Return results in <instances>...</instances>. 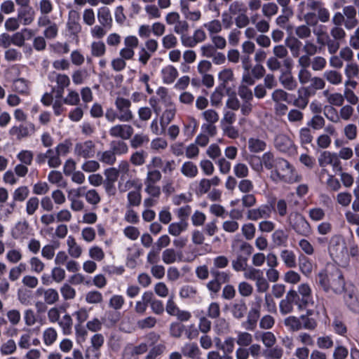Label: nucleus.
<instances>
[{
  "label": "nucleus",
  "mask_w": 359,
  "mask_h": 359,
  "mask_svg": "<svg viewBox=\"0 0 359 359\" xmlns=\"http://www.w3.org/2000/svg\"><path fill=\"white\" fill-rule=\"evenodd\" d=\"M316 283L327 293L341 294L345 290V280L342 272L337 268L322 270L316 278Z\"/></svg>",
  "instance_id": "obj_1"
},
{
  "label": "nucleus",
  "mask_w": 359,
  "mask_h": 359,
  "mask_svg": "<svg viewBox=\"0 0 359 359\" xmlns=\"http://www.w3.org/2000/svg\"><path fill=\"white\" fill-rule=\"evenodd\" d=\"M270 177L276 183L293 184L302 180V176L298 174L294 167L282 158H278L276 166L271 171Z\"/></svg>",
  "instance_id": "obj_2"
},
{
  "label": "nucleus",
  "mask_w": 359,
  "mask_h": 359,
  "mask_svg": "<svg viewBox=\"0 0 359 359\" xmlns=\"http://www.w3.org/2000/svg\"><path fill=\"white\" fill-rule=\"evenodd\" d=\"M287 223L298 235L307 237L311 233L312 229L310 224L299 212H291L287 216Z\"/></svg>",
  "instance_id": "obj_3"
},
{
  "label": "nucleus",
  "mask_w": 359,
  "mask_h": 359,
  "mask_svg": "<svg viewBox=\"0 0 359 359\" xmlns=\"http://www.w3.org/2000/svg\"><path fill=\"white\" fill-rule=\"evenodd\" d=\"M114 104L117 109L118 121L121 122H130L133 118V114L130 109L131 102L123 97H117Z\"/></svg>",
  "instance_id": "obj_4"
},
{
  "label": "nucleus",
  "mask_w": 359,
  "mask_h": 359,
  "mask_svg": "<svg viewBox=\"0 0 359 359\" xmlns=\"http://www.w3.org/2000/svg\"><path fill=\"white\" fill-rule=\"evenodd\" d=\"M299 304L300 296L297 294V291L293 290H289L285 298L280 302V312L282 315H287L293 311L294 305H297L299 307Z\"/></svg>",
  "instance_id": "obj_5"
},
{
  "label": "nucleus",
  "mask_w": 359,
  "mask_h": 359,
  "mask_svg": "<svg viewBox=\"0 0 359 359\" xmlns=\"http://www.w3.org/2000/svg\"><path fill=\"white\" fill-rule=\"evenodd\" d=\"M74 153L77 158H91L95 154V144L92 140L78 142L74 146Z\"/></svg>",
  "instance_id": "obj_6"
},
{
  "label": "nucleus",
  "mask_w": 359,
  "mask_h": 359,
  "mask_svg": "<svg viewBox=\"0 0 359 359\" xmlns=\"http://www.w3.org/2000/svg\"><path fill=\"white\" fill-rule=\"evenodd\" d=\"M134 133V128L131 125L118 123L114 125L109 130V134L114 138H120L122 140H130Z\"/></svg>",
  "instance_id": "obj_7"
},
{
  "label": "nucleus",
  "mask_w": 359,
  "mask_h": 359,
  "mask_svg": "<svg viewBox=\"0 0 359 359\" xmlns=\"http://www.w3.org/2000/svg\"><path fill=\"white\" fill-rule=\"evenodd\" d=\"M274 147L280 152L292 154L296 147L293 141L285 134H278L274 139Z\"/></svg>",
  "instance_id": "obj_8"
},
{
  "label": "nucleus",
  "mask_w": 359,
  "mask_h": 359,
  "mask_svg": "<svg viewBox=\"0 0 359 359\" xmlns=\"http://www.w3.org/2000/svg\"><path fill=\"white\" fill-rule=\"evenodd\" d=\"M318 161L319 165L322 168L330 165L335 170H341L340 160L335 153L324 151L320 154Z\"/></svg>",
  "instance_id": "obj_9"
},
{
  "label": "nucleus",
  "mask_w": 359,
  "mask_h": 359,
  "mask_svg": "<svg viewBox=\"0 0 359 359\" xmlns=\"http://www.w3.org/2000/svg\"><path fill=\"white\" fill-rule=\"evenodd\" d=\"M306 7L316 11L317 19L323 23L327 22L330 18L329 11L325 8L323 3L315 0H307Z\"/></svg>",
  "instance_id": "obj_10"
},
{
  "label": "nucleus",
  "mask_w": 359,
  "mask_h": 359,
  "mask_svg": "<svg viewBox=\"0 0 359 359\" xmlns=\"http://www.w3.org/2000/svg\"><path fill=\"white\" fill-rule=\"evenodd\" d=\"M271 206L262 205L256 208L249 209L247 212V218L252 221H257L260 219H268L271 217Z\"/></svg>",
  "instance_id": "obj_11"
},
{
  "label": "nucleus",
  "mask_w": 359,
  "mask_h": 359,
  "mask_svg": "<svg viewBox=\"0 0 359 359\" xmlns=\"http://www.w3.org/2000/svg\"><path fill=\"white\" fill-rule=\"evenodd\" d=\"M67 27L68 31L73 35H76L81 31L80 14L78 11L75 10L69 11Z\"/></svg>",
  "instance_id": "obj_12"
},
{
  "label": "nucleus",
  "mask_w": 359,
  "mask_h": 359,
  "mask_svg": "<svg viewBox=\"0 0 359 359\" xmlns=\"http://www.w3.org/2000/svg\"><path fill=\"white\" fill-rule=\"evenodd\" d=\"M297 292L299 295L302 296L300 297L299 309L302 310L313 304L311 298V290L308 284L302 283L299 285Z\"/></svg>",
  "instance_id": "obj_13"
},
{
  "label": "nucleus",
  "mask_w": 359,
  "mask_h": 359,
  "mask_svg": "<svg viewBox=\"0 0 359 359\" xmlns=\"http://www.w3.org/2000/svg\"><path fill=\"white\" fill-rule=\"evenodd\" d=\"M35 132V126L33 123L28 126L20 125L13 126L10 129L9 133L11 135L16 136L17 139L20 140L31 135Z\"/></svg>",
  "instance_id": "obj_14"
},
{
  "label": "nucleus",
  "mask_w": 359,
  "mask_h": 359,
  "mask_svg": "<svg viewBox=\"0 0 359 359\" xmlns=\"http://www.w3.org/2000/svg\"><path fill=\"white\" fill-rule=\"evenodd\" d=\"M288 50L285 45H276L273 48V56L283 60V66L287 69H291L292 61L288 57Z\"/></svg>",
  "instance_id": "obj_15"
},
{
  "label": "nucleus",
  "mask_w": 359,
  "mask_h": 359,
  "mask_svg": "<svg viewBox=\"0 0 359 359\" xmlns=\"http://www.w3.org/2000/svg\"><path fill=\"white\" fill-rule=\"evenodd\" d=\"M36 296L43 297L44 302L48 305L55 304L59 300V294L54 288L39 287L36 291Z\"/></svg>",
  "instance_id": "obj_16"
},
{
  "label": "nucleus",
  "mask_w": 359,
  "mask_h": 359,
  "mask_svg": "<svg viewBox=\"0 0 359 359\" xmlns=\"http://www.w3.org/2000/svg\"><path fill=\"white\" fill-rule=\"evenodd\" d=\"M311 92L308 87H302L297 91V97L294 100L292 104L294 107L299 109L306 108L309 102V97Z\"/></svg>",
  "instance_id": "obj_17"
},
{
  "label": "nucleus",
  "mask_w": 359,
  "mask_h": 359,
  "mask_svg": "<svg viewBox=\"0 0 359 359\" xmlns=\"http://www.w3.org/2000/svg\"><path fill=\"white\" fill-rule=\"evenodd\" d=\"M287 72H282L278 78V81L284 89L293 91L295 90L298 86L297 81L292 76L290 69Z\"/></svg>",
  "instance_id": "obj_18"
},
{
  "label": "nucleus",
  "mask_w": 359,
  "mask_h": 359,
  "mask_svg": "<svg viewBox=\"0 0 359 359\" xmlns=\"http://www.w3.org/2000/svg\"><path fill=\"white\" fill-rule=\"evenodd\" d=\"M151 297H153V293L150 291H146L142 294L141 298L135 304L134 311L136 313L143 315L146 312Z\"/></svg>",
  "instance_id": "obj_19"
},
{
  "label": "nucleus",
  "mask_w": 359,
  "mask_h": 359,
  "mask_svg": "<svg viewBox=\"0 0 359 359\" xmlns=\"http://www.w3.org/2000/svg\"><path fill=\"white\" fill-rule=\"evenodd\" d=\"M232 249L237 254H243L245 257H250L253 251L252 246L243 241H235L232 243Z\"/></svg>",
  "instance_id": "obj_20"
},
{
  "label": "nucleus",
  "mask_w": 359,
  "mask_h": 359,
  "mask_svg": "<svg viewBox=\"0 0 359 359\" xmlns=\"http://www.w3.org/2000/svg\"><path fill=\"white\" fill-rule=\"evenodd\" d=\"M285 44L287 48L290 50L293 57L299 56L302 43L298 38L294 36L287 37L285 40Z\"/></svg>",
  "instance_id": "obj_21"
},
{
  "label": "nucleus",
  "mask_w": 359,
  "mask_h": 359,
  "mask_svg": "<svg viewBox=\"0 0 359 359\" xmlns=\"http://www.w3.org/2000/svg\"><path fill=\"white\" fill-rule=\"evenodd\" d=\"M176 109L175 106L170 103L168 108L163 112L160 118V125L163 130L173 120L175 116Z\"/></svg>",
  "instance_id": "obj_22"
},
{
  "label": "nucleus",
  "mask_w": 359,
  "mask_h": 359,
  "mask_svg": "<svg viewBox=\"0 0 359 359\" xmlns=\"http://www.w3.org/2000/svg\"><path fill=\"white\" fill-rule=\"evenodd\" d=\"M271 240L276 247H285L288 241V234L283 229H276L271 235Z\"/></svg>",
  "instance_id": "obj_23"
},
{
  "label": "nucleus",
  "mask_w": 359,
  "mask_h": 359,
  "mask_svg": "<svg viewBox=\"0 0 359 359\" xmlns=\"http://www.w3.org/2000/svg\"><path fill=\"white\" fill-rule=\"evenodd\" d=\"M68 254L73 258H79L82 254V248L76 243L75 238L69 236L67 240Z\"/></svg>",
  "instance_id": "obj_24"
},
{
  "label": "nucleus",
  "mask_w": 359,
  "mask_h": 359,
  "mask_svg": "<svg viewBox=\"0 0 359 359\" xmlns=\"http://www.w3.org/2000/svg\"><path fill=\"white\" fill-rule=\"evenodd\" d=\"M97 18L100 24L104 27H107V29H111L112 27L113 20L110 11L108 8H100L97 12Z\"/></svg>",
  "instance_id": "obj_25"
},
{
  "label": "nucleus",
  "mask_w": 359,
  "mask_h": 359,
  "mask_svg": "<svg viewBox=\"0 0 359 359\" xmlns=\"http://www.w3.org/2000/svg\"><path fill=\"white\" fill-rule=\"evenodd\" d=\"M248 149L251 153H260L266 150V143L258 137H250L248 141Z\"/></svg>",
  "instance_id": "obj_26"
},
{
  "label": "nucleus",
  "mask_w": 359,
  "mask_h": 359,
  "mask_svg": "<svg viewBox=\"0 0 359 359\" xmlns=\"http://www.w3.org/2000/svg\"><path fill=\"white\" fill-rule=\"evenodd\" d=\"M323 95L332 107H341L344 102V95L339 93H330L328 90H325L323 92Z\"/></svg>",
  "instance_id": "obj_27"
},
{
  "label": "nucleus",
  "mask_w": 359,
  "mask_h": 359,
  "mask_svg": "<svg viewBox=\"0 0 359 359\" xmlns=\"http://www.w3.org/2000/svg\"><path fill=\"white\" fill-rule=\"evenodd\" d=\"M181 173L187 178H194L198 174L197 165L192 161H185L180 168Z\"/></svg>",
  "instance_id": "obj_28"
},
{
  "label": "nucleus",
  "mask_w": 359,
  "mask_h": 359,
  "mask_svg": "<svg viewBox=\"0 0 359 359\" xmlns=\"http://www.w3.org/2000/svg\"><path fill=\"white\" fill-rule=\"evenodd\" d=\"M247 311V305L243 299L234 302L231 306V313L237 319L243 318L246 314Z\"/></svg>",
  "instance_id": "obj_29"
},
{
  "label": "nucleus",
  "mask_w": 359,
  "mask_h": 359,
  "mask_svg": "<svg viewBox=\"0 0 359 359\" xmlns=\"http://www.w3.org/2000/svg\"><path fill=\"white\" fill-rule=\"evenodd\" d=\"M280 259L288 268H295L297 266L296 255L292 250H283L280 254Z\"/></svg>",
  "instance_id": "obj_30"
},
{
  "label": "nucleus",
  "mask_w": 359,
  "mask_h": 359,
  "mask_svg": "<svg viewBox=\"0 0 359 359\" xmlns=\"http://www.w3.org/2000/svg\"><path fill=\"white\" fill-rule=\"evenodd\" d=\"M344 249V243L339 237L332 238L329 247L332 255L339 257L343 255Z\"/></svg>",
  "instance_id": "obj_31"
},
{
  "label": "nucleus",
  "mask_w": 359,
  "mask_h": 359,
  "mask_svg": "<svg viewBox=\"0 0 359 359\" xmlns=\"http://www.w3.org/2000/svg\"><path fill=\"white\" fill-rule=\"evenodd\" d=\"M110 150L116 156L123 155L128 151V146L122 140H113L109 144Z\"/></svg>",
  "instance_id": "obj_32"
},
{
  "label": "nucleus",
  "mask_w": 359,
  "mask_h": 359,
  "mask_svg": "<svg viewBox=\"0 0 359 359\" xmlns=\"http://www.w3.org/2000/svg\"><path fill=\"white\" fill-rule=\"evenodd\" d=\"M42 339L46 346H51L57 339V332L55 328L49 327L43 332Z\"/></svg>",
  "instance_id": "obj_33"
},
{
  "label": "nucleus",
  "mask_w": 359,
  "mask_h": 359,
  "mask_svg": "<svg viewBox=\"0 0 359 359\" xmlns=\"http://www.w3.org/2000/svg\"><path fill=\"white\" fill-rule=\"evenodd\" d=\"M140 188L141 186L140 185L138 190L131 191L128 193L126 207H137L141 204L142 195Z\"/></svg>",
  "instance_id": "obj_34"
},
{
  "label": "nucleus",
  "mask_w": 359,
  "mask_h": 359,
  "mask_svg": "<svg viewBox=\"0 0 359 359\" xmlns=\"http://www.w3.org/2000/svg\"><path fill=\"white\" fill-rule=\"evenodd\" d=\"M182 353L184 356L195 358L201 354L200 349L196 343H187L182 348Z\"/></svg>",
  "instance_id": "obj_35"
},
{
  "label": "nucleus",
  "mask_w": 359,
  "mask_h": 359,
  "mask_svg": "<svg viewBox=\"0 0 359 359\" xmlns=\"http://www.w3.org/2000/svg\"><path fill=\"white\" fill-rule=\"evenodd\" d=\"M260 158L263 167L264 166L266 169L271 170L275 169L278 158H275L271 151L265 152Z\"/></svg>",
  "instance_id": "obj_36"
},
{
  "label": "nucleus",
  "mask_w": 359,
  "mask_h": 359,
  "mask_svg": "<svg viewBox=\"0 0 359 359\" xmlns=\"http://www.w3.org/2000/svg\"><path fill=\"white\" fill-rule=\"evenodd\" d=\"M178 76V72L175 67L169 65L162 70L163 81L166 83H172Z\"/></svg>",
  "instance_id": "obj_37"
},
{
  "label": "nucleus",
  "mask_w": 359,
  "mask_h": 359,
  "mask_svg": "<svg viewBox=\"0 0 359 359\" xmlns=\"http://www.w3.org/2000/svg\"><path fill=\"white\" fill-rule=\"evenodd\" d=\"M323 77L330 83L337 86L342 83V75L336 70H327L323 73Z\"/></svg>",
  "instance_id": "obj_38"
},
{
  "label": "nucleus",
  "mask_w": 359,
  "mask_h": 359,
  "mask_svg": "<svg viewBox=\"0 0 359 359\" xmlns=\"http://www.w3.org/2000/svg\"><path fill=\"white\" fill-rule=\"evenodd\" d=\"M248 257L243 254H237L236 258L231 262L233 269L236 272L243 271L248 266Z\"/></svg>",
  "instance_id": "obj_39"
},
{
  "label": "nucleus",
  "mask_w": 359,
  "mask_h": 359,
  "mask_svg": "<svg viewBox=\"0 0 359 359\" xmlns=\"http://www.w3.org/2000/svg\"><path fill=\"white\" fill-rule=\"evenodd\" d=\"M57 324L61 328L63 334L69 335L72 333L73 320L69 314L66 313L64 315L62 320H59Z\"/></svg>",
  "instance_id": "obj_40"
},
{
  "label": "nucleus",
  "mask_w": 359,
  "mask_h": 359,
  "mask_svg": "<svg viewBox=\"0 0 359 359\" xmlns=\"http://www.w3.org/2000/svg\"><path fill=\"white\" fill-rule=\"evenodd\" d=\"M97 158L99 161L108 165H113L116 161V155L110 149L98 152Z\"/></svg>",
  "instance_id": "obj_41"
},
{
  "label": "nucleus",
  "mask_w": 359,
  "mask_h": 359,
  "mask_svg": "<svg viewBox=\"0 0 359 359\" xmlns=\"http://www.w3.org/2000/svg\"><path fill=\"white\" fill-rule=\"evenodd\" d=\"M188 226L187 222H179L171 223L168 228V233L173 236H179Z\"/></svg>",
  "instance_id": "obj_42"
},
{
  "label": "nucleus",
  "mask_w": 359,
  "mask_h": 359,
  "mask_svg": "<svg viewBox=\"0 0 359 359\" xmlns=\"http://www.w3.org/2000/svg\"><path fill=\"white\" fill-rule=\"evenodd\" d=\"M162 260L166 264H171L180 260V257L172 248H167L162 252Z\"/></svg>",
  "instance_id": "obj_43"
},
{
  "label": "nucleus",
  "mask_w": 359,
  "mask_h": 359,
  "mask_svg": "<svg viewBox=\"0 0 359 359\" xmlns=\"http://www.w3.org/2000/svg\"><path fill=\"white\" fill-rule=\"evenodd\" d=\"M259 317V309H252L248 316L245 322V328L248 330H254L257 326V321Z\"/></svg>",
  "instance_id": "obj_44"
},
{
  "label": "nucleus",
  "mask_w": 359,
  "mask_h": 359,
  "mask_svg": "<svg viewBox=\"0 0 359 359\" xmlns=\"http://www.w3.org/2000/svg\"><path fill=\"white\" fill-rule=\"evenodd\" d=\"M289 96L290 94L284 89L278 88L272 93L271 100L274 103H282V102L290 103Z\"/></svg>",
  "instance_id": "obj_45"
},
{
  "label": "nucleus",
  "mask_w": 359,
  "mask_h": 359,
  "mask_svg": "<svg viewBox=\"0 0 359 359\" xmlns=\"http://www.w3.org/2000/svg\"><path fill=\"white\" fill-rule=\"evenodd\" d=\"M197 294V288L190 285L182 286L179 292V295L182 299H194L196 297Z\"/></svg>",
  "instance_id": "obj_46"
},
{
  "label": "nucleus",
  "mask_w": 359,
  "mask_h": 359,
  "mask_svg": "<svg viewBox=\"0 0 359 359\" xmlns=\"http://www.w3.org/2000/svg\"><path fill=\"white\" fill-rule=\"evenodd\" d=\"M90 51L93 56L102 57L106 53V46L102 41H95L90 45Z\"/></svg>",
  "instance_id": "obj_47"
},
{
  "label": "nucleus",
  "mask_w": 359,
  "mask_h": 359,
  "mask_svg": "<svg viewBox=\"0 0 359 359\" xmlns=\"http://www.w3.org/2000/svg\"><path fill=\"white\" fill-rule=\"evenodd\" d=\"M34 12L32 8L18 11V19L22 20L24 25H30L34 21Z\"/></svg>",
  "instance_id": "obj_48"
},
{
  "label": "nucleus",
  "mask_w": 359,
  "mask_h": 359,
  "mask_svg": "<svg viewBox=\"0 0 359 359\" xmlns=\"http://www.w3.org/2000/svg\"><path fill=\"white\" fill-rule=\"evenodd\" d=\"M17 350V346L13 339H8L0 346V353L3 355H8L14 353Z\"/></svg>",
  "instance_id": "obj_49"
},
{
  "label": "nucleus",
  "mask_w": 359,
  "mask_h": 359,
  "mask_svg": "<svg viewBox=\"0 0 359 359\" xmlns=\"http://www.w3.org/2000/svg\"><path fill=\"white\" fill-rule=\"evenodd\" d=\"M85 300L90 304H98L102 302L103 296L99 291L91 290L86 293Z\"/></svg>",
  "instance_id": "obj_50"
},
{
  "label": "nucleus",
  "mask_w": 359,
  "mask_h": 359,
  "mask_svg": "<svg viewBox=\"0 0 359 359\" xmlns=\"http://www.w3.org/2000/svg\"><path fill=\"white\" fill-rule=\"evenodd\" d=\"M252 336L247 332H238L237 333L236 344L239 346L247 347L252 342Z\"/></svg>",
  "instance_id": "obj_51"
},
{
  "label": "nucleus",
  "mask_w": 359,
  "mask_h": 359,
  "mask_svg": "<svg viewBox=\"0 0 359 359\" xmlns=\"http://www.w3.org/2000/svg\"><path fill=\"white\" fill-rule=\"evenodd\" d=\"M238 291L241 297H248L252 294L254 287L251 283L243 280L238 284Z\"/></svg>",
  "instance_id": "obj_52"
},
{
  "label": "nucleus",
  "mask_w": 359,
  "mask_h": 359,
  "mask_svg": "<svg viewBox=\"0 0 359 359\" xmlns=\"http://www.w3.org/2000/svg\"><path fill=\"white\" fill-rule=\"evenodd\" d=\"M301 330L306 329L309 330H313L317 327V321L309 317L308 315H302L299 316Z\"/></svg>",
  "instance_id": "obj_53"
},
{
  "label": "nucleus",
  "mask_w": 359,
  "mask_h": 359,
  "mask_svg": "<svg viewBox=\"0 0 359 359\" xmlns=\"http://www.w3.org/2000/svg\"><path fill=\"white\" fill-rule=\"evenodd\" d=\"M287 119L292 123H300L304 119V113L299 109H291L287 114Z\"/></svg>",
  "instance_id": "obj_54"
},
{
  "label": "nucleus",
  "mask_w": 359,
  "mask_h": 359,
  "mask_svg": "<svg viewBox=\"0 0 359 359\" xmlns=\"http://www.w3.org/2000/svg\"><path fill=\"white\" fill-rule=\"evenodd\" d=\"M263 274L264 273L262 270L252 266H248L243 271V277L247 280H250L252 281H255Z\"/></svg>",
  "instance_id": "obj_55"
},
{
  "label": "nucleus",
  "mask_w": 359,
  "mask_h": 359,
  "mask_svg": "<svg viewBox=\"0 0 359 359\" xmlns=\"http://www.w3.org/2000/svg\"><path fill=\"white\" fill-rule=\"evenodd\" d=\"M29 190L27 186H21L13 191V199L15 202L24 201L29 196Z\"/></svg>",
  "instance_id": "obj_56"
},
{
  "label": "nucleus",
  "mask_w": 359,
  "mask_h": 359,
  "mask_svg": "<svg viewBox=\"0 0 359 359\" xmlns=\"http://www.w3.org/2000/svg\"><path fill=\"white\" fill-rule=\"evenodd\" d=\"M284 325L291 331L297 332L301 330L299 317L290 316L284 320Z\"/></svg>",
  "instance_id": "obj_57"
},
{
  "label": "nucleus",
  "mask_w": 359,
  "mask_h": 359,
  "mask_svg": "<svg viewBox=\"0 0 359 359\" xmlns=\"http://www.w3.org/2000/svg\"><path fill=\"white\" fill-rule=\"evenodd\" d=\"M299 267L301 272L305 276H309L313 270V264L309 258L302 256L299 258Z\"/></svg>",
  "instance_id": "obj_58"
},
{
  "label": "nucleus",
  "mask_w": 359,
  "mask_h": 359,
  "mask_svg": "<svg viewBox=\"0 0 359 359\" xmlns=\"http://www.w3.org/2000/svg\"><path fill=\"white\" fill-rule=\"evenodd\" d=\"M204 27L207 29L210 36L217 35L222 30V24L218 20H212L210 22L205 23Z\"/></svg>",
  "instance_id": "obj_59"
},
{
  "label": "nucleus",
  "mask_w": 359,
  "mask_h": 359,
  "mask_svg": "<svg viewBox=\"0 0 359 359\" xmlns=\"http://www.w3.org/2000/svg\"><path fill=\"white\" fill-rule=\"evenodd\" d=\"M60 293L65 300H72L76 297V290L70 285V283H65L60 287Z\"/></svg>",
  "instance_id": "obj_60"
},
{
  "label": "nucleus",
  "mask_w": 359,
  "mask_h": 359,
  "mask_svg": "<svg viewBox=\"0 0 359 359\" xmlns=\"http://www.w3.org/2000/svg\"><path fill=\"white\" fill-rule=\"evenodd\" d=\"M346 78H355L359 75V65L354 62H347L344 68Z\"/></svg>",
  "instance_id": "obj_61"
},
{
  "label": "nucleus",
  "mask_w": 359,
  "mask_h": 359,
  "mask_svg": "<svg viewBox=\"0 0 359 359\" xmlns=\"http://www.w3.org/2000/svg\"><path fill=\"white\" fill-rule=\"evenodd\" d=\"M210 273L212 277L221 285L229 283L230 281L231 276L229 273L226 271H221L215 269H211Z\"/></svg>",
  "instance_id": "obj_62"
},
{
  "label": "nucleus",
  "mask_w": 359,
  "mask_h": 359,
  "mask_svg": "<svg viewBox=\"0 0 359 359\" xmlns=\"http://www.w3.org/2000/svg\"><path fill=\"white\" fill-rule=\"evenodd\" d=\"M229 12L233 15H239L243 13H246L247 8L241 1H235L230 4Z\"/></svg>",
  "instance_id": "obj_63"
},
{
  "label": "nucleus",
  "mask_w": 359,
  "mask_h": 359,
  "mask_svg": "<svg viewBox=\"0 0 359 359\" xmlns=\"http://www.w3.org/2000/svg\"><path fill=\"white\" fill-rule=\"evenodd\" d=\"M325 116L331 122L334 123H340L339 114L332 106L325 107L324 109Z\"/></svg>",
  "instance_id": "obj_64"
}]
</instances>
